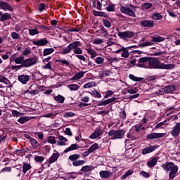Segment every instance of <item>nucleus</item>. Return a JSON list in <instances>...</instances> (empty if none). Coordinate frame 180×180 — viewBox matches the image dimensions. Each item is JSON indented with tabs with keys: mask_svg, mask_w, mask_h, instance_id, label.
Returning <instances> with one entry per match:
<instances>
[{
	"mask_svg": "<svg viewBox=\"0 0 180 180\" xmlns=\"http://www.w3.org/2000/svg\"><path fill=\"white\" fill-rule=\"evenodd\" d=\"M30 143L32 146L33 148H38V147H40V143L39 142H37V141H36V139H34V138L33 139H30Z\"/></svg>",
	"mask_w": 180,
	"mask_h": 180,
	"instance_id": "obj_28",
	"label": "nucleus"
},
{
	"mask_svg": "<svg viewBox=\"0 0 180 180\" xmlns=\"http://www.w3.org/2000/svg\"><path fill=\"white\" fill-rule=\"evenodd\" d=\"M93 96H94V98H102V95L101 94V93H99L98 91L94 90L91 92Z\"/></svg>",
	"mask_w": 180,
	"mask_h": 180,
	"instance_id": "obj_58",
	"label": "nucleus"
},
{
	"mask_svg": "<svg viewBox=\"0 0 180 180\" xmlns=\"http://www.w3.org/2000/svg\"><path fill=\"white\" fill-rule=\"evenodd\" d=\"M133 170H128L122 176V179H126L129 176L133 174Z\"/></svg>",
	"mask_w": 180,
	"mask_h": 180,
	"instance_id": "obj_47",
	"label": "nucleus"
},
{
	"mask_svg": "<svg viewBox=\"0 0 180 180\" xmlns=\"http://www.w3.org/2000/svg\"><path fill=\"white\" fill-rule=\"evenodd\" d=\"M140 25L143 27H148V28L154 27V21L143 20L140 22Z\"/></svg>",
	"mask_w": 180,
	"mask_h": 180,
	"instance_id": "obj_12",
	"label": "nucleus"
},
{
	"mask_svg": "<svg viewBox=\"0 0 180 180\" xmlns=\"http://www.w3.org/2000/svg\"><path fill=\"white\" fill-rule=\"evenodd\" d=\"M162 137H165V133H152L148 134L146 139H148V140H154L155 139H162Z\"/></svg>",
	"mask_w": 180,
	"mask_h": 180,
	"instance_id": "obj_10",
	"label": "nucleus"
},
{
	"mask_svg": "<svg viewBox=\"0 0 180 180\" xmlns=\"http://www.w3.org/2000/svg\"><path fill=\"white\" fill-rule=\"evenodd\" d=\"M113 94H115V92H113L112 90H108L104 96L105 99H108V98L111 96V95H113Z\"/></svg>",
	"mask_w": 180,
	"mask_h": 180,
	"instance_id": "obj_62",
	"label": "nucleus"
},
{
	"mask_svg": "<svg viewBox=\"0 0 180 180\" xmlns=\"http://www.w3.org/2000/svg\"><path fill=\"white\" fill-rule=\"evenodd\" d=\"M68 88H69L70 91H78V89H79V86H78V84H72L68 85Z\"/></svg>",
	"mask_w": 180,
	"mask_h": 180,
	"instance_id": "obj_43",
	"label": "nucleus"
},
{
	"mask_svg": "<svg viewBox=\"0 0 180 180\" xmlns=\"http://www.w3.org/2000/svg\"><path fill=\"white\" fill-rule=\"evenodd\" d=\"M164 40H165V38L162 37H153L152 38L153 43H161V41H164Z\"/></svg>",
	"mask_w": 180,
	"mask_h": 180,
	"instance_id": "obj_33",
	"label": "nucleus"
},
{
	"mask_svg": "<svg viewBox=\"0 0 180 180\" xmlns=\"http://www.w3.org/2000/svg\"><path fill=\"white\" fill-rule=\"evenodd\" d=\"M162 15L160 14V13H155L152 15L153 20H162Z\"/></svg>",
	"mask_w": 180,
	"mask_h": 180,
	"instance_id": "obj_29",
	"label": "nucleus"
},
{
	"mask_svg": "<svg viewBox=\"0 0 180 180\" xmlns=\"http://www.w3.org/2000/svg\"><path fill=\"white\" fill-rule=\"evenodd\" d=\"M33 85H31L30 86V89L27 90V93L30 94V95H37V94H39L40 92V91L39 90H32L33 89Z\"/></svg>",
	"mask_w": 180,
	"mask_h": 180,
	"instance_id": "obj_31",
	"label": "nucleus"
},
{
	"mask_svg": "<svg viewBox=\"0 0 180 180\" xmlns=\"http://www.w3.org/2000/svg\"><path fill=\"white\" fill-rule=\"evenodd\" d=\"M79 147L77 145V143L72 144L70 146H69L68 148H66L63 153H70V151H74V150H78Z\"/></svg>",
	"mask_w": 180,
	"mask_h": 180,
	"instance_id": "obj_23",
	"label": "nucleus"
},
{
	"mask_svg": "<svg viewBox=\"0 0 180 180\" xmlns=\"http://www.w3.org/2000/svg\"><path fill=\"white\" fill-rule=\"evenodd\" d=\"M85 164V161L84 160H75L72 162L73 167H81V165H84Z\"/></svg>",
	"mask_w": 180,
	"mask_h": 180,
	"instance_id": "obj_40",
	"label": "nucleus"
},
{
	"mask_svg": "<svg viewBox=\"0 0 180 180\" xmlns=\"http://www.w3.org/2000/svg\"><path fill=\"white\" fill-rule=\"evenodd\" d=\"M163 91L165 94H171V92H174V91H175V86L172 85V86H165L163 89Z\"/></svg>",
	"mask_w": 180,
	"mask_h": 180,
	"instance_id": "obj_25",
	"label": "nucleus"
},
{
	"mask_svg": "<svg viewBox=\"0 0 180 180\" xmlns=\"http://www.w3.org/2000/svg\"><path fill=\"white\" fill-rule=\"evenodd\" d=\"M108 134L110 137L112 136L111 138V140H117L123 139V137H124V134H126V131H124V129H111L108 131Z\"/></svg>",
	"mask_w": 180,
	"mask_h": 180,
	"instance_id": "obj_3",
	"label": "nucleus"
},
{
	"mask_svg": "<svg viewBox=\"0 0 180 180\" xmlns=\"http://www.w3.org/2000/svg\"><path fill=\"white\" fill-rule=\"evenodd\" d=\"M115 10H116V6H115V4H110L107 7L108 12H115Z\"/></svg>",
	"mask_w": 180,
	"mask_h": 180,
	"instance_id": "obj_51",
	"label": "nucleus"
},
{
	"mask_svg": "<svg viewBox=\"0 0 180 180\" xmlns=\"http://www.w3.org/2000/svg\"><path fill=\"white\" fill-rule=\"evenodd\" d=\"M81 171H82V172H89V171H92V167L90 166H84L81 169Z\"/></svg>",
	"mask_w": 180,
	"mask_h": 180,
	"instance_id": "obj_59",
	"label": "nucleus"
},
{
	"mask_svg": "<svg viewBox=\"0 0 180 180\" xmlns=\"http://www.w3.org/2000/svg\"><path fill=\"white\" fill-rule=\"evenodd\" d=\"M64 117H74L75 116V113L72 112H66L63 115Z\"/></svg>",
	"mask_w": 180,
	"mask_h": 180,
	"instance_id": "obj_56",
	"label": "nucleus"
},
{
	"mask_svg": "<svg viewBox=\"0 0 180 180\" xmlns=\"http://www.w3.org/2000/svg\"><path fill=\"white\" fill-rule=\"evenodd\" d=\"M157 161H158V159H157V158H152L149 162H147L148 167L149 168H151V167H155Z\"/></svg>",
	"mask_w": 180,
	"mask_h": 180,
	"instance_id": "obj_26",
	"label": "nucleus"
},
{
	"mask_svg": "<svg viewBox=\"0 0 180 180\" xmlns=\"http://www.w3.org/2000/svg\"><path fill=\"white\" fill-rule=\"evenodd\" d=\"M103 132L102 131V129H96L93 134H91L89 136V139H91L92 140H95V139H98V137H100V136H102Z\"/></svg>",
	"mask_w": 180,
	"mask_h": 180,
	"instance_id": "obj_14",
	"label": "nucleus"
},
{
	"mask_svg": "<svg viewBox=\"0 0 180 180\" xmlns=\"http://www.w3.org/2000/svg\"><path fill=\"white\" fill-rule=\"evenodd\" d=\"M73 53L76 54V56H79V54H82V49L77 46L75 49L73 50Z\"/></svg>",
	"mask_w": 180,
	"mask_h": 180,
	"instance_id": "obj_55",
	"label": "nucleus"
},
{
	"mask_svg": "<svg viewBox=\"0 0 180 180\" xmlns=\"http://www.w3.org/2000/svg\"><path fill=\"white\" fill-rule=\"evenodd\" d=\"M112 74V72L110 70H103L99 72V77L100 79H102L103 78H105V77H109Z\"/></svg>",
	"mask_w": 180,
	"mask_h": 180,
	"instance_id": "obj_18",
	"label": "nucleus"
},
{
	"mask_svg": "<svg viewBox=\"0 0 180 180\" xmlns=\"http://www.w3.org/2000/svg\"><path fill=\"white\" fill-rule=\"evenodd\" d=\"M175 67L174 64L161 63L157 58H149L148 68H153L154 70H172Z\"/></svg>",
	"mask_w": 180,
	"mask_h": 180,
	"instance_id": "obj_1",
	"label": "nucleus"
},
{
	"mask_svg": "<svg viewBox=\"0 0 180 180\" xmlns=\"http://www.w3.org/2000/svg\"><path fill=\"white\" fill-rule=\"evenodd\" d=\"M79 157L80 156L78 154H73L69 156V160H70V161H72V162H75L78 159H79Z\"/></svg>",
	"mask_w": 180,
	"mask_h": 180,
	"instance_id": "obj_42",
	"label": "nucleus"
},
{
	"mask_svg": "<svg viewBox=\"0 0 180 180\" xmlns=\"http://www.w3.org/2000/svg\"><path fill=\"white\" fill-rule=\"evenodd\" d=\"M32 53V49L30 47L25 48L23 51L22 52V56H24L25 57H27L29 54Z\"/></svg>",
	"mask_w": 180,
	"mask_h": 180,
	"instance_id": "obj_39",
	"label": "nucleus"
},
{
	"mask_svg": "<svg viewBox=\"0 0 180 180\" xmlns=\"http://www.w3.org/2000/svg\"><path fill=\"white\" fill-rule=\"evenodd\" d=\"M112 175V172L109 171H101L100 172L101 178H109Z\"/></svg>",
	"mask_w": 180,
	"mask_h": 180,
	"instance_id": "obj_27",
	"label": "nucleus"
},
{
	"mask_svg": "<svg viewBox=\"0 0 180 180\" xmlns=\"http://www.w3.org/2000/svg\"><path fill=\"white\" fill-rule=\"evenodd\" d=\"M92 86H96L95 82H91L86 84H84L83 88L88 89V88H92Z\"/></svg>",
	"mask_w": 180,
	"mask_h": 180,
	"instance_id": "obj_50",
	"label": "nucleus"
},
{
	"mask_svg": "<svg viewBox=\"0 0 180 180\" xmlns=\"http://www.w3.org/2000/svg\"><path fill=\"white\" fill-rule=\"evenodd\" d=\"M117 36L120 39H122L125 41H129V39H131L134 36V32L132 31L118 32Z\"/></svg>",
	"mask_w": 180,
	"mask_h": 180,
	"instance_id": "obj_5",
	"label": "nucleus"
},
{
	"mask_svg": "<svg viewBox=\"0 0 180 180\" xmlns=\"http://www.w3.org/2000/svg\"><path fill=\"white\" fill-rule=\"evenodd\" d=\"M171 134L173 137H178L180 134V122L176 123L171 130Z\"/></svg>",
	"mask_w": 180,
	"mask_h": 180,
	"instance_id": "obj_9",
	"label": "nucleus"
},
{
	"mask_svg": "<svg viewBox=\"0 0 180 180\" xmlns=\"http://www.w3.org/2000/svg\"><path fill=\"white\" fill-rule=\"evenodd\" d=\"M29 33L30 36H36V34H39V30H37V28L30 29Z\"/></svg>",
	"mask_w": 180,
	"mask_h": 180,
	"instance_id": "obj_46",
	"label": "nucleus"
},
{
	"mask_svg": "<svg viewBox=\"0 0 180 180\" xmlns=\"http://www.w3.org/2000/svg\"><path fill=\"white\" fill-rule=\"evenodd\" d=\"M11 36L13 40H18V39H20V35L15 32H12Z\"/></svg>",
	"mask_w": 180,
	"mask_h": 180,
	"instance_id": "obj_53",
	"label": "nucleus"
},
{
	"mask_svg": "<svg viewBox=\"0 0 180 180\" xmlns=\"http://www.w3.org/2000/svg\"><path fill=\"white\" fill-rule=\"evenodd\" d=\"M153 42L150 41H146L145 42H142L140 44V47H147L148 46H153Z\"/></svg>",
	"mask_w": 180,
	"mask_h": 180,
	"instance_id": "obj_48",
	"label": "nucleus"
},
{
	"mask_svg": "<svg viewBox=\"0 0 180 180\" xmlns=\"http://www.w3.org/2000/svg\"><path fill=\"white\" fill-rule=\"evenodd\" d=\"M46 8H47V6L44 4V3H41L39 5V12H43V11L46 10Z\"/></svg>",
	"mask_w": 180,
	"mask_h": 180,
	"instance_id": "obj_57",
	"label": "nucleus"
},
{
	"mask_svg": "<svg viewBox=\"0 0 180 180\" xmlns=\"http://www.w3.org/2000/svg\"><path fill=\"white\" fill-rule=\"evenodd\" d=\"M86 50L87 53L90 54V56H91V58L96 57L97 54L95 50L91 49H86Z\"/></svg>",
	"mask_w": 180,
	"mask_h": 180,
	"instance_id": "obj_38",
	"label": "nucleus"
},
{
	"mask_svg": "<svg viewBox=\"0 0 180 180\" xmlns=\"http://www.w3.org/2000/svg\"><path fill=\"white\" fill-rule=\"evenodd\" d=\"M153 8V4L151 3H144L143 4H142V8L143 9H150Z\"/></svg>",
	"mask_w": 180,
	"mask_h": 180,
	"instance_id": "obj_49",
	"label": "nucleus"
},
{
	"mask_svg": "<svg viewBox=\"0 0 180 180\" xmlns=\"http://www.w3.org/2000/svg\"><path fill=\"white\" fill-rule=\"evenodd\" d=\"M120 12L125 15H128V16H131V18H136V13L129 7L122 6L120 8Z\"/></svg>",
	"mask_w": 180,
	"mask_h": 180,
	"instance_id": "obj_8",
	"label": "nucleus"
},
{
	"mask_svg": "<svg viewBox=\"0 0 180 180\" xmlns=\"http://www.w3.org/2000/svg\"><path fill=\"white\" fill-rule=\"evenodd\" d=\"M53 99L54 101H56V102H57V103H64L65 101V97L58 94V96L53 97Z\"/></svg>",
	"mask_w": 180,
	"mask_h": 180,
	"instance_id": "obj_21",
	"label": "nucleus"
},
{
	"mask_svg": "<svg viewBox=\"0 0 180 180\" xmlns=\"http://www.w3.org/2000/svg\"><path fill=\"white\" fill-rule=\"evenodd\" d=\"M68 139L63 136L59 135L57 139V146H67Z\"/></svg>",
	"mask_w": 180,
	"mask_h": 180,
	"instance_id": "obj_11",
	"label": "nucleus"
},
{
	"mask_svg": "<svg viewBox=\"0 0 180 180\" xmlns=\"http://www.w3.org/2000/svg\"><path fill=\"white\" fill-rule=\"evenodd\" d=\"M34 160L36 162H43L44 161V157L35 155Z\"/></svg>",
	"mask_w": 180,
	"mask_h": 180,
	"instance_id": "obj_54",
	"label": "nucleus"
},
{
	"mask_svg": "<svg viewBox=\"0 0 180 180\" xmlns=\"http://www.w3.org/2000/svg\"><path fill=\"white\" fill-rule=\"evenodd\" d=\"M29 120H30V117H21L18 120V122L21 124H25V123H26V122H29Z\"/></svg>",
	"mask_w": 180,
	"mask_h": 180,
	"instance_id": "obj_30",
	"label": "nucleus"
},
{
	"mask_svg": "<svg viewBox=\"0 0 180 180\" xmlns=\"http://www.w3.org/2000/svg\"><path fill=\"white\" fill-rule=\"evenodd\" d=\"M95 61L96 64H103V61H105V58L102 57H97L96 58Z\"/></svg>",
	"mask_w": 180,
	"mask_h": 180,
	"instance_id": "obj_60",
	"label": "nucleus"
},
{
	"mask_svg": "<svg viewBox=\"0 0 180 180\" xmlns=\"http://www.w3.org/2000/svg\"><path fill=\"white\" fill-rule=\"evenodd\" d=\"M162 168H164V169H166V171H169V179H174L175 176H176V174H178L179 168L172 162H169L165 165H163Z\"/></svg>",
	"mask_w": 180,
	"mask_h": 180,
	"instance_id": "obj_2",
	"label": "nucleus"
},
{
	"mask_svg": "<svg viewBox=\"0 0 180 180\" xmlns=\"http://www.w3.org/2000/svg\"><path fill=\"white\" fill-rule=\"evenodd\" d=\"M0 9H3V11H13V8H12L11 6H9V4L4 2V1H0Z\"/></svg>",
	"mask_w": 180,
	"mask_h": 180,
	"instance_id": "obj_16",
	"label": "nucleus"
},
{
	"mask_svg": "<svg viewBox=\"0 0 180 180\" xmlns=\"http://www.w3.org/2000/svg\"><path fill=\"white\" fill-rule=\"evenodd\" d=\"M84 75H85V72H79L76 73L74 75V77H72L71 80L75 81L77 79H81V78H82V77H84Z\"/></svg>",
	"mask_w": 180,
	"mask_h": 180,
	"instance_id": "obj_22",
	"label": "nucleus"
},
{
	"mask_svg": "<svg viewBox=\"0 0 180 180\" xmlns=\"http://www.w3.org/2000/svg\"><path fill=\"white\" fill-rule=\"evenodd\" d=\"M113 44H115V42L113 41V38H109L108 40H107V46L108 47H110V46H113Z\"/></svg>",
	"mask_w": 180,
	"mask_h": 180,
	"instance_id": "obj_64",
	"label": "nucleus"
},
{
	"mask_svg": "<svg viewBox=\"0 0 180 180\" xmlns=\"http://www.w3.org/2000/svg\"><path fill=\"white\" fill-rule=\"evenodd\" d=\"M93 15L94 16H103V18H106V16H108V15L106 13H105L104 12L96 11L95 10L93 11Z\"/></svg>",
	"mask_w": 180,
	"mask_h": 180,
	"instance_id": "obj_37",
	"label": "nucleus"
},
{
	"mask_svg": "<svg viewBox=\"0 0 180 180\" xmlns=\"http://www.w3.org/2000/svg\"><path fill=\"white\" fill-rule=\"evenodd\" d=\"M47 43H49V41H47L46 39L33 41V44H34V46H46Z\"/></svg>",
	"mask_w": 180,
	"mask_h": 180,
	"instance_id": "obj_19",
	"label": "nucleus"
},
{
	"mask_svg": "<svg viewBox=\"0 0 180 180\" xmlns=\"http://www.w3.org/2000/svg\"><path fill=\"white\" fill-rule=\"evenodd\" d=\"M157 146H150L148 147H146L142 150V154L143 155H146V154H150V153H153L155 150H156Z\"/></svg>",
	"mask_w": 180,
	"mask_h": 180,
	"instance_id": "obj_15",
	"label": "nucleus"
},
{
	"mask_svg": "<svg viewBox=\"0 0 180 180\" xmlns=\"http://www.w3.org/2000/svg\"><path fill=\"white\" fill-rule=\"evenodd\" d=\"M37 61H39V57L37 56L26 58L24 60L22 67L24 68H29V67H33V65H36V64H37Z\"/></svg>",
	"mask_w": 180,
	"mask_h": 180,
	"instance_id": "obj_4",
	"label": "nucleus"
},
{
	"mask_svg": "<svg viewBox=\"0 0 180 180\" xmlns=\"http://www.w3.org/2000/svg\"><path fill=\"white\" fill-rule=\"evenodd\" d=\"M59 157H60V153H53V155L49 160V164H53V162H56V161L58 160Z\"/></svg>",
	"mask_w": 180,
	"mask_h": 180,
	"instance_id": "obj_20",
	"label": "nucleus"
},
{
	"mask_svg": "<svg viewBox=\"0 0 180 180\" xmlns=\"http://www.w3.org/2000/svg\"><path fill=\"white\" fill-rule=\"evenodd\" d=\"M68 46L71 50H75L76 49L79 47V46H81V41H76L75 42L70 44Z\"/></svg>",
	"mask_w": 180,
	"mask_h": 180,
	"instance_id": "obj_24",
	"label": "nucleus"
},
{
	"mask_svg": "<svg viewBox=\"0 0 180 180\" xmlns=\"http://www.w3.org/2000/svg\"><path fill=\"white\" fill-rule=\"evenodd\" d=\"M150 58L142 57L138 60L136 63V67H140L141 68H148Z\"/></svg>",
	"mask_w": 180,
	"mask_h": 180,
	"instance_id": "obj_6",
	"label": "nucleus"
},
{
	"mask_svg": "<svg viewBox=\"0 0 180 180\" xmlns=\"http://www.w3.org/2000/svg\"><path fill=\"white\" fill-rule=\"evenodd\" d=\"M131 48H133V46L127 47V48H124V46H122L121 49L115 51V53H116V54H119L120 53H122L121 57H123L124 58H128L129 56H130V53H129V51L127 49H131Z\"/></svg>",
	"mask_w": 180,
	"mask_h": 180,
	"instance_id": "obj_7",
	"label": "nucleus"
},
{
	"mask_svg": "<svg viewBox=\"0 0 180 180\" xmlns=\"http://www.w3.org/2000/svg\"><path fill=\"white\" fill-rule=\"evenodd\" d=\"M52 53H54V49L53 48H49L44 49L43 51V56H49L50 54H52Z\"/></svg>",
	"mask_w": 180,
	"mask_h": 180,
	"instance_id": "obj_35",
	"label": "nucleus"
},
{
	"mask_svg": "<svg viewBox=\"0 0 180 180\" xmlns=\"http://www.w3.org/2000/svg\"><path fill=\"white\" fill-rule=\"evenodd\" d=\"M18 79L20 82H21V84L26 85V84H27V82H29L30 80V77L27 75H22L18 76Z\"/></svg>",
	"mask_w": 180,
	"mask_h": 180,
	"instance_id": "obj_13",
	"label": "nucleus"
},
{
	"mask_svg": "<svg viewBox=\"0 0 180 180\" xmlns=\"http://www.w3.org/2000/svg\"><path fill=\"white\" fill-rule=\"evenodd\" d=\"M107 60L110 64H113V63H119V58H108Z\"/></svg>",
	"mask_w": 180,
	"mask_h": 180,
	"instance_id": "obj_52",
	"label": "nucleus"
},
{
	"mask_svg": "<svg viewBox=\"0 0 180 180\" xmlns=\"http://www.w3.org/2000/svg\"><path fill=\"white\" fill-rule=\"evenodd\" d=\"M56 116H57V113L56 112H52L45 114L44 117L56 119Z\"/></svg>",
	"mask_w": 180,
	"mask_h": 180,
	"instance_id": "obj_36",
	"label": "nucleus"
},
{
	"mask_svg": "<svg viewBox=\"0 0 180 180\" xmlns=\"http://www.w3.org/2000/svg\"><path fill=\"white\" fill-rule=\"evenodd\" d=\"M71 48L68 45L67 48L64 49L62 51V53L63 54H69V53H71Z\"/></svg>",
	"mask_w": 180,
	"mask_h": 180,
	"instance_id": "obj_63",
	"label": "nucleus"
},
{
	"mask_svg": "<svg viewBox=\"0 0 180 180\" xmlns=\"http://www.w3.org/2000/svg\"><path fill=\"white\" fill-rule=\"evenodd\" d=\"M12 15L9 13H5L2 14L0 12V22H5V20H8V19H11Z\"/></svg>",
	"mask_w": 180,
	"mask_h": 180,
	"instance_id": "obj_17",
	"label": "nucleus"
},
{
	"mask_svg": "<svg viewBox=\"0 0 180 180\" xmlns=\"http://www.w3.org/2000/svg\"><path fill=\"white\" fill-rule=\"evenodd\" d=\"M32 168V166L28 163H23L22 165V172L23 174H26Z\"/></svg>",
	"mask_w": 180,
	"mask_h": 180,
	"instance_id": "obj_34",
	"label": "nucleus"
},
{
	"mask_svg": "<svg viewBox=\"0 0 180 180\" xmlns=\"http://www.w3.org/2000/svg\"><path fill=\"white\" fill-rule=\"evenodd\" d=\"M0 82H3L4 84H6V85H9L10 82L8 79V78L5 77V76L0 75Z\"/></svg>",
	"mask_w": 180,
	"mask_h": 180,
	"instance_id": "obj_41",
	"label": "nucleus"
},
{
	"mask_svg": "<svg viewBox=\"0 0 180 180\" xmlns=\"http://www.w3.org/2000/svg\"><path fill=\"white\" fill-rule=\"evenodd\" d=\"M98 148H99V145H98V143H94L90 146L89 150H90L91 153H94V151H96Z\"/></svg>",
	"mask_w": 180,
	"mask_h": 180,
	"instance_id": "obj_44",
	"label": "nucleus"
},
{
	"mask_svg": "<svg viewBox=\"0 0 180 180\" xmlns=\"http://www.w3.org/2000/svg\"><path fill=\"white\" fill-rule=\"evenodd\" d=\"M14 63H15V64H22L21 65H23V63H25V56H20L15 59Z\"/></svg>",
	"mask_w": 180,
	"mask_h": 180,
	"instance_id": "obj_32",
	"label": "nucleus"
},
{
	"mask_svg": "<svg viewBox=\"0 0 180 180\" xmlns=\"http://www.w3.org/2000/svg\"><path fill=\"white\" fill-rule=\"evenodd\" d=\"M48 143H50V144H56V143H57V141H56L54 136H49L48 138Z\"/></svg>",
	"mask_w": 180,
	"mask_h": 180,
	"instance_id": "obj_61",
	"label": "nucleus"
},
{
	"mask_svg": "<svg viewBox=\"0 0 180 180\" xmlns=\"http://www.w3.org/2000/svg\"><path fill=\"white\" fill-rule=\"evenodd\" d=\"M129 78L132 81H136V82H140V81H143V78L141 77H137L133 75H129Z\"/></svg>",
	"mask_w": 180,
	"mask_h": 180,
	"instance_id": "obj_45",
	"label": "nucleus"
}]
</instances>
